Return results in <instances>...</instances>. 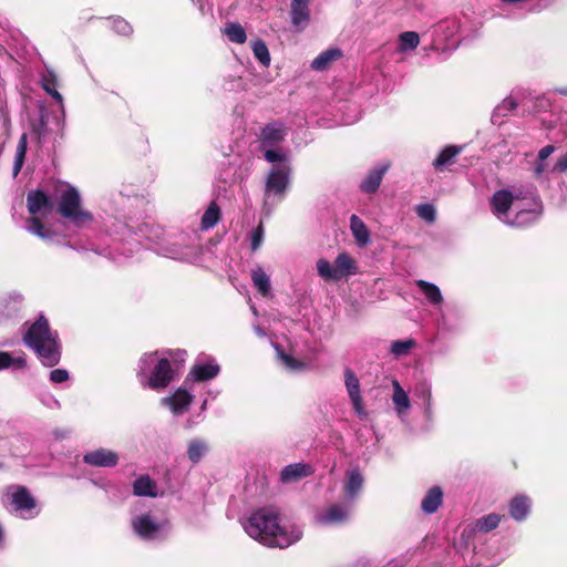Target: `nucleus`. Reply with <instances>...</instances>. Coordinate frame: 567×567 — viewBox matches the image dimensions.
<instances>
[{"instance_id":"obj_1","label":"nucleus","mask_w":567,"mask_h":567,"mask_svg":"<svg viewBox=\"0 0 567 567\" xmlns=\"http://www.w3.org/2000/svg\"><path fill=\"white\" fill-rule=\"evenodd\" d=\"M245 532L268 547L286 548L302 537V530L296 525L281 526L278 515L271 509L261 508L243 522Z\"/></svg>"},{"instance_id":"obj_2","label":"nucleus","mask_w":567,"mask_h":567,"mask_svg":"<svg viewBox=\"0 0 567 567\" xmlns=\"http://www.w3.org/2000/svg\"><path fill=\"white\" fill-rule=\"evenodd\" d=\"M185 351H154L144 353L137 364V379L144 389L163 391L178 373V362L184 361Z\"/></svg>"},{"instance_id":"obj_3","label":"nucleus","mask_w":567,"mask_h":567,"mask_svg":"<svg viewBox=\"0 0 567 567\" xmlns=\"http://www.w3.org/2000/svg\"><path fill=\"white\" fill-rule=\"evenodd\" d=\"M520 193L508 189L495 192L491 198L492 213L504 224L512 227H524L534 223L540 215L538 203L532 197V207L525 208Z\"/></svg>"},{"instance_id":"obj_4","label":"nucleus","mask_w":567,"mask_h":567,"mask_svg":"<svg viewBox=\"0 0 567 567\" xmlns=\"http://www.w3.org/2000/svg\"><path fill=\"white\" fill-rule=\"evenodd\" d=\"M23 343L33 350L45 367H54L61 358V347L58 333L52 331L48 319L44 316L31 324L25 323Z\"/></svg>"},{"instance_id":"obj_5","label":"nucleus","mask_w":567,"mask_h":567,"mask_svg":"<svg viewBox=\"0 0 567 567\" xmlns=\"http://www.w3.org/2000/svg\"><path fill=\"white\" fill-rule=\"evenodd\" d=\"M59 214L76 228L87 227L93 223V215L81 206L79 192L71 186L62 190L58 204Z\"/></svg>"},{"instance_id":"obj_6","label":"nucleus","mask_w":567,"mask_h":567,"mask_svg":"<svg viewBox=\"0 0 567 567\" xmlns=\"http://www.w3.org/2000/svg\"><path fill=\"white\" fill-rule=\"evenodd\" d=\"M27 205L32 217L27 220L25 229L41 239H51L52 231L44 228L40 219L35 217V215L47 216L51 213L52 203L49 197L41 190H31L27 197Z\"/></svg>"},{"instance_id":"obj_7","label":"nucleus","mask_w":567,"mask_h":567,"mask_svg":"<svg viewBox=\"0 0 567 567\" xmlns=\"http://www.w3.org/2000/svg\"><path fill=\"white\" fill-rule=\"evenodd\" d=\"M290 167L286 164L275 166L266 181L264 210L267 215L271 213L274 202L272 196H278L279 200L284 197L289 185Z\"/></svg>"},{"instance_id":"obj_8","label":"nucleus","mask_w":567,"mask_h":567,"mask_svg":"<svg viewBox=\"0 0 567 567\" xmlns=\"http://www.w3.org/2000/svg\"><path fill=\"white\" fill-rule=\"evenodd\" d=\"M132 528L144 540H158L167 535L169 525L165 519H159L151 513H144L132 518Z\"/></svg>"},{"instance_id":"obj_9","label":"nucleus","mask_w":567,"mask_h":567,"mask_svg":"<svg viewBox=\"0 0 567 567\" xmlns=\"http://www.w3.org/2000/svg\"><path fill=\"white\" fill-rule=\"evenodd\" d=\"M6 496L8 497L12 509L23 519H32L40 513L35 498L21 485L8 487Z\"/></svg>"},{"instance_id":"obj_10","label":"nucleus","mask_w":567,"mask_h":567,"mask_svg":"<svg viewBox=\"0 0 567 567\" xmlns=\"http://www.w3.org/2000/svg\"><path fill=\"white\" fill-rule=\"evenodd\" d=\"M344 388L354 413L364 420L368 416L363 398L361 394V383L354 371L350 368L343 370Z\"/></svg>"},{"instance_id":"obj_11","label":"nucleus","mask_w":567,"mask_h":567,"mask_svg":"<svg viewBox=\"0 0 567 567\" xmlns=\"http://www.w3.org/2000/svg\"><path fill=\"white\" fill-rule=\"evenodd\" d=\"M364 486V476L359 467H351L346 472L342 492L347 504H353L359 497Z\"/></svg>"},{"instance_id":"obj_12","label":"nucleus","mask_w":567,"mask_h":567,"mask_svg":"<svg viewBox=\"0 0 567 567\" xmlns=\"http://www.w3.org/2000/svg\"><path fill=\"white\" fill-rule=\"evenodd\" d=\"M118 461L120 456L115 451L104 447L89 451L83 455V462L94 467H115Z\"/></svg>"},{"instance_id":"obj_13","label":"nucleus","mask_w":567,"mask_h":567,"mask_svg":"<svg viewBox=\"0 0 567 567\" xmlns=\"http://www.w3.org/2000/svg\"><path fill=\"white\" fill-rule=\"evenodd\" d=\"M392 404L393 410L402 422L408 421L412 404L409 393L396 380H392Z\"/></svg>"},{"instance_id":"obj_14","label":"nucleus","mask_w":567,"mask_h":567,"mask_svg":"<svg viewBox=\"0 0 567 567\" xmlns=\"http://www.w3.org/2000/svg\"><path fill=\"white\" fill-rule=\"evenodd\" d=\"M287 135V128L281 122L267 124L260 133V143L262 147H275L279 145Z\"/></svg>"},{"instance_id":"obj_15","label":"nucleus","mask_w":567,"mask_h":567,"mask_svg":"<svg viewBox=\"0 0 567 567\" xmlns=\"http://www.w3.org/2000/svg\"><path fill=\"white\" fill-rule=\"evenodd\" d=\"M193 401V395L183 388L176 390L171 396L162 399V404L168 406L175 414H183L187 411Z\"/></svg>"},{"instance_id":"obj_16","label":"nucleus","mask_w":567,"mask_h":567,"mask_svg":"<svg viewBox=\"0 0 567 567\" xmlns=\"http://www.w3.org/2000/svg\"><path fill=\"white\" fill-rule=\"evenodd\" d=\"M277 359L282 368H285L289 372H302L308 369V363L298 357H295L291 352L285 351V349L275 343L274 344Z\"/></svg>"},{"instance_id":"obj_17","label":"nucleus","mask_w":567,"mask_h":567,"mask_svg":"<svg viewBox=\"0 0 567 567\" xmlns=\"http://www.w3.org/2000/svg\"><path fill=\"white\" fill-rule=\"evenodd\" d=\"M313 473L311 465L306 463H293L285 466L280 472V482L291 484L310 476Z\"/></svg>"},{"instance_id":"obj_18","label":"nucleus","mask_w":567,"mask_h":567,"mask_svg":"<svg viewBox=\"0 0 567 567\" xmlns=\"http://www.w3.org/2000/svg\"><path fill=\"white\" fill-rule=\"evenodd\" d=\"M350 515V508L343 505H332L324 512L319 513L316 516V522L320 525H333L344 520Z\"/></svg>"},{"instance_id":"obj_19","label":"nucleus","mask_w":567,"mask_h":567,"mask_svg":"<svg viewBox=\"0 0 567 567\" xmlns=\"http://www.w3.org/2000/svg\"><path fill=\"white\" fill-rule=\"evenodd\" d=\"M200 249L197 246L182 247L177 244H172L165 248V256L175 260L197 262L199 261Z\"/></svg>"},{"instance_id":"obj_20","label":"nucleus","mask_w":567,"mask_h":567,"mask_svg":"<svg viewBox=\"0 0 567 567\" xmlns=\"http://www.w3.org/2000/svg\"><path fill=\"white\" fill-rule=\"evenodd\" d=\"M310 0H292L291 1V23L298 30H303L310 20L309 10Z\"/></svg>"},{"instance_id":"obj_21","label":"nucleus","mask_w":567,"mask_h":567,"mask_svg":"<svg viewBox=\"0 0 567 567\" xmlns=\"http://www.w3.org/2000/svg\"><path fill=\"white\" fill-rule=\"evenodd\" d=\"M41 85H42V89L60 104L61 114L64 117L63 97L60 94V92L56 90L58 76L52 69L45 68V70L42 72Z\"/></svg>"},{"instance_id":"obj_22","label":"nucleus","mask_w":567,"mask_h":567,"mask_svg":"<svg viewBox=\"0 0 567 567\" xmlns=\"http://www.w3.org/2000/svg\"><path fill=\"white\" fill-rule=\"evenodd\" d=\"M532 501L526 495H516L508 504L509 515L517 522L525 520L530 512Z\"/></svg>"},{"instance_id":"obj_23","label":"nucleus","mask_w":567,"mask_h":567,"mask_svg":"<svg viewBox=\"0 0 567 567\" xmlns=\"http://www.w3.org/2000/svg\"><path fill=\"white\" fill-rule=\"evenodd\" d=\"M22 299L20 293H10L0 298V321L16 317L21 309Z\"/></svg>"},{"instance_id":"obj_24","label":"nucleus","mask_w":567,"mask_h":567,"mask_svg":"<svg viewBox=\"0 0 567 567\" xmlns=\"http://www.w3.org/2000/svg\"><path fill=\"white\" fill-rule=\"evenodd\" d=\"M388 171L386 164H381L374 167L372 171L369 172V174L365 176V178L360 184V189L364 193L372 194L374 193L379 186L380 183L384 176V174Z\"/></svg>"},{"instance_id":"obj_25","label":"nucleus","mask_w":567,"mask_h":567,"mask_svg":"<svg viewBox=\"0 0 567 567\" xmlns=\"http://www.w3.org/2000/svg\"><path fill=\"white\" fill-rule=\"evenodd\" d=\"M133 492L136 496L157 497L158 486L150 475L144 474L134 481Z\"/></svg>"},{"instance_id":"obj_26","label":"nucleus","mask_w":567,"mask_h":567,"mask_svg":"<svg viewBox=\"0 0 567 567\" xmlns=\"http://www.w3.org/2000/svg\"><path fill=\"white\" fill-rule=\"evenodd\" d=\"M518 105V99L514 93H512L509 96L505 97L496 107L494 109L492 113V122L493 124L501 125L504 121V118L512 113L514 110H516Z\"/></svg>"},{"instance_id":"obj_27","label":"nucleus","mask_w":567,"mask_h":567,"mask_svg":"<svg viewBox=\"0 0 567 567\" xmlns=\"http://www.w3.org/2000/svg\"><path fill=\"white\" fill-rule=\"evenodd\" d=\"M443 503V491L440 486L431 487L421 502V508L425 514L435 513Z\"/></svg>"},{"instance_id":"obj_28","label":"nucleus","mask_w":567,"mask_h":567,"mask_svg":"<svg viewBox=\"0 0 567 567\" xmlns=\"http://www.w3.org/2000/svg\"><path fill=\"white\" fill-rule=\"evenodd\" d=\"M342 56V51L337 48H330L321 52L312 62L311 69L318 72L324 71Z\"/></svg>"},{"instance_id":"obj_29","label":"nucleus","mask_w":567,"mask_h":567,"mask_svg":"<svg viewBox=\"0 0 567 567\" xmlns=\"http://www.w3.org/2000/svg\"><path fill=\"white\" fill-rule=\"evenodd\" d=\"M415 285L431 306L440 307L443 303L442 292L436 285L422 279L416 280Z\"/></svg>"},{"instance_id":"obj_30","label":"nucleus","mask_w":567,"mask_h":567,"mask_svg":"<svg viewBox=\"0 0 567 567\" xmlns=\"http://www.w3.org/2000/svg\"><path fill=\"white\" fill-rule=\"evenodd\" d=\"M350 229L358 246L364 247L369 244L370 231L363 220L360 219L357 215H352L350 217Z\"/></svg>"},{"instance_id":"obj_31","label":"nucleus","mask_w":567,"mask_h":567,"mask_svg":"<svg viewBox=\"0 0 567 567\" xmlns=\"http://www.w3.org/2000/svg\"><path fill=\"white\" fill-rule=\"evenodd\" d=\"M219 365L213 360L206 363H196L192 369V375L196 381H206L215 378L219 373Z\"/></svg>"},{"instance_id":"obj_32","label":"nucleus","mask_w":567,"mask_h":567,"mask_svg":"<svg viewBox=\"0 0 567 567\" xmlns=\"http://www.w3.org/2000/svg\"><path fill=\"white\" fill-rule=\"evenodd\" d=\"M339 279L349 277L357 272L354 259L347 252L339 254L334 261Z\"/></svg>"},{"instance_id":"obj_33","label":"nucleus","mask_w":567,"mask_h":567,"mask_svg":"<svg viewBox=\"0 0 567 567\" xmlns=\"http://www.w3.org/2000/svg\"><path fill=\"white\" fill-rule=\"evenodd\" d=\"M420 44V37L414 31H405L398 37L396 53H410L414 51Z\"/></svg>"},{"instance_id":"obj_34","label":"nucleus","mask_w":567,"mask_h":567,"mask_svg":"<svg viewBox=\"0 0 567 567\" xmlns=\"http://www.w3.org/2000/svg\"><path fill=\"white\" fill-rule=\"evenodd\" d=\"M462 152L461 146L450 145L443 148L437 157L433 161V166L437 171H443L447 165H451L455 157Z\"/></svg>"},{"instance_id":"obj_35","label":"nucleus","mask_w":567,"mask_h":567,"mask_svg":"<svg viewBox=\"0 0 567 567\" xmlns=\"http://www.w3.org/2000/svg\"><path fill=\"white\" fill-rule=\"evenodd\" d=\"M251 280L255 288L262 295L268 296L270 292V278L261 267L251 270Z\"/></svg>"},{"instance_id":"obj_36","label":"nucleus","mask_w":567,"mask_h":567,"mask_svg":"<svg viewBox=\"0 0 567 567\" xmlns=\"http://www.w3.org/2000/svg\"><path fill=\"white\" fill-rule=\"evenodd\" d=\"M502 520V516L496 513H491L475 520L473 530L478 533H488L495 529Z\"/></svg>"},{"instance_id":"obj_37","label":"nucleus","mask_w":567,"mask_h":567,"mask_svg":"<svg viewBox=\"0 0 567 567\" xmlns=\"http://www.w3.org/2000/svg\"><path fill=\"white\" fill-rule=\"evenodd\" d=\"M27 148H28V137H27V134H22L19 138L18 145L16 148V156H14V163H13V176L14 177L20 173V171L24 164Z\"/></svg>"},{"instance_id":"obj_38","label":"nucleus","mask_w":567,"mask_h":567,"mask_svg":"<svg viewBox=\"0 0 567 567\" xmlns=\"http://www.w3.org/2000/svg\"><path fill=\"white\" fill-rule=\"evenodd\" d=\"M224 34L227 35L229 41L238 44H243L247 40L245 29L237 22L227 23L224 28Z\"/></svg>"},{"instance_id":"obj_39","label":"nucleus","mask_w":567,"mask_h":567,"mask_svg":"<svg viewBox=\"0 0 567 567\" xmlns=\"http://www.w3.org/2000/svg\"><path fill=\"white\" fill-rule=\"evenodd\" d=\"M208 447L202 440H192L187 445V456L194 463H198L206 454Z\"/></svg>"},{"instance_id":"obj_40","label":"nucleus","mask_w":567,"mask_h":567,"mask_svg":"<svg viewBox=\"0 0 567 567\" xmlns=\"http://www.w3.org/2000/svg\"><path fill=\"white\" fill-rule=\"evenodd\" d=\"M220 219V209L216 203H210L202 217V228L207 230L217 225Z\"/></svg>"},{"instance_id":"obj_41","label":"nucleus","mask_w":567,"mask_h":567,"mask_svg":"<svg viewBox=\"0 0 567 567\" xmlns=\"http://www.w3.org/2000/svg\"><path fill=\"white\" fill-rule=\"evenodd\" d=\"M13 367L14 369H24L27 367V360L24 354L12 357L8 352H0V370Z\"/></svg>"},{"instance_id":"obj_42","label":"nucleus","mask_w":567,"mask_h":567,"mask_svg":"<svg viewBox=\"0 0 567 567\" xmlns=\"http://www.w3.org/2000/svg\"><path fill=\"white\" fill-rule=\"evenodd\" d=\"M318 275L326 281L339 280L336 265H331L327 259L321 258L317 261Z\"/></svg>"},{"instance_id":"obj_43","label":"nucleus","mask_w":567,"mask_h":567,"mask_svg":"<svg viewBox=\"0 0 567 567\" xmlns=\"http://www.w3.org/2000/svg\"><path fill=\"white\" fill-rule=\"evenodd\" d=\"M252 52L255 58L264 65L270 64V54L266 43L262 40H256L252 43Z\"/></svg>"},{"instance_id":"obj_44","label":"nucleus","mask_w":567,"mask_h":567,"mask_svg":"<svg viewBox=\"0 0 567 567\" xmlns=\"http://www.w3.org/2000/svg\"><path fill=\"white\" fill-rule=\"evenodd\" d=\"M417 396L424 402V412L427 417L432 414V393L429 384L423 383L416 388Z\"/></svg>"},{"instance_id":"obj_45","label":"nucleus","mask_w":567,"mask_h":567,"mask_svg":"<svg viewBox=\"0 0 567 567\" xmlns=\"http://www.w3.org/2000/svg\"><path fill=\"white\" fill-rule=\"evenodd\" d=\"M416 346L414 339L398 340L392 342V354L400 357L406 354Z\"/></svg>"},{"instance_id":"obj_46","label":"nucleus","mask_w":567,"mask_h":567,"mask_svg":"<svg viewBox=\"0 0 567 567\" xmlns=\"http://www.w3.org/2000/svg\"><path fill=\"white\" fill-rule=\"evenodd\" d=\"M419 217L427 223H433L436 218V210L431 204H421L416 207Z\"/></svg>"},{"instance_id":"obj_47","label":"nucleus","mask_w":567,"mask_h":567,"mask_svg":"<svg viewBox=\"0 0 567 567\" xmlns=\"http://www.w3.org/2000/svg\"><path fill=\"white\" fill-rule=\"evenodd\" d=\"M112 27L115 30V32L122 35H128L133 31L131 24L122 18H114L112 20Z\"/></svg>"},{"instance_id":"obj_48","label":"nucleus","mask_w":567,"mask_h":567,"mask_svg":"<svg viewBox=\"0 0 567 567\" xmlns=\"http://www.w3.org/2000/svg\"><path fill=\"white\" fill-rule=\"evenodd\" d=\"M264 240V227L260 224L257 228H255L251 233L250 241H251V250L256 251Z\"/></svg>"},{"instance_id":"obj_49","label":"nucleus","mask_w":567,"mask_h":567,"mask_svg":"<svg viewBox=\"0 0 567 567\" xmlns=\"http://www.w3.org/2000/svg\"><path fill=\"white\" fill-rule=\"evenodd\" d=\"M265 158L270 163L282 162L285 159V154L279 150H274L272 147H266Z\"/></svg>"},{"instance_id":"obj_50","label":"nucleus","mask_w":567,"mask_h":567,"mask_svg":"<svg viewBox=\"0 0 567 567\" xmlns=\"http://www.w3.org/2000/svg\"><path fill=\"white\" fill-rule=\"evenodd\" d=\"M69 379V372L64 369H55L50 372V380L53 383H62Z\"/></svg>"},{"instance_id":"obj_51","label":"nucleus","mask_w":567,"mask_h":567,"mask_svg":"<svg viewBox=\"0 0 567 567\" xmlns=\"http://www.w3.org/2000/svg\"><path fill=\"white\" fill-rule=\"evenodd\" d=\"M553 173H567V152L561 154L551 168Z\"/></svg>"},{"instance_id":"obj_52","label":"nucleus","mask_w":567,"mask_h":567,"mask_svg":"<svg viewBox=\"0 0 567 567\" xmlns=\"http://www.w3.org/2000/svg\"><path fill=\"white\" fill-rule=\"evenodd\" d=\"M555 152V147L553 145H546L538 152V161L544 162L547 157H549Z\"/></svg>"},{"instance_id":"obj_53","label":"nucleus","mask_w":567,"mask_h":567,"mask_svg":"<svg viewBox=\"0 0 567 567\" xmlns=\"http://www.w3.org/2000/svg\"><path fill=\"white\" fill-rule=\"evenodd\" d=\"M545 172V164L544 162L538 161L534 168L535 176L539 177Z\"/></svg>"},{"instance_id":"obj_54","label":"nucleus","mask_w":567,"mask_h":567,"mask_svg":"<svg viewBox=\"0 0 567 567\" xmlns=\"http://www.w3.org/2000/svg\"><path fill=\"white\" fill-rule=\"evenodd\" d=\"M255 331L258 336L264 337L266 333L260 327H256Z\"/></svg>"},{"instance_id":"obj_55","label":"nucleus","mask_w":567,"mask_h":567,"mask_svg":"<svg viewBox=\"0 0 567 567\" xmlns=\"http://www.w3.org/2000/svg\"><path fill=\"white\" fill-rule=\"evenodd\" d=\"M559 93H561V94H564V95H567V87L560 89V90H559Z\"/></svg>"}]
</instances>
